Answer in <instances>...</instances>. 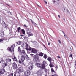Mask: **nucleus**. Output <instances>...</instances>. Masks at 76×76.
<instances>
[{
    "instance_id": "19",
    "label": "nucleus",
    "mask_w": 76,
    "mask_h": 76,
    "mask_svg": "<svg viewBox=\"0 0 76 76\" xmlns=\"http://www.w3.org/2000/svg\"><path fill=\"white\" fill-rule=\"evenodd\" d=\"M15 44L12 45L11 46V48L12 49V50L13 52V51H14V48H15Z\"/></svg>"
},
{
    "instance_id": "27",
    "label": "nucleus",
    "mask_w": 76,
    "mask_h": 76,
    "mask_svg": "<svg viewBox=\"0 0 76 76\" xmlns=\"http://www.w3.org/2000/svg\"><path fill=\"white\" fill-rule=\"evenodd\" d=\"M21 31L22 32V33L23 34V35H24V34L25 33V30H24V29H22L21 30Z\"/></svg>"
},
{
    "instance_id": "12",
    "label": "nucleus",
    "mask_w": 76,
    "mask_h": 76,
    "mask_svg": "<svg viewBox=\"0 0 76 76\" xmlns=\"http://www.w3.org/2000/svg\"><path fill=\"white\" fill-rule=\"evenodd\" d=\"M2 24L4 27L5 28H6V29L7 28V26H6V23H5L4 22H2Z\"/></svg>"
},
{
    "instance_id": "56",
    "label": "nucleus",
    "mask_w": 76,
    "mask_h": 76,
    "mask_svg": "<svg viewBox=\"0 0 76 76\" xmlns=\"http://www.w3.org/2000/svg\"><path fill=\"white\" fill-rule=\"evenodd\" d=\"M7 26H8V25H7Z\"/></svg>"
},
{
    "instance_id": "17",
    "label": "nucleus",
    "mask_w": 76,
    "mask_h": 76,
    "mask_svg": "<svg viewBox=\"0 0 76 76\" xmlns=\"http://www.w3.org/2000/svg\"><path fill=\"white\" fill-rule=\"evenodd\" d=\"M54 3H57V4H58L60 3V0H53Z\"/></svg>"
},
{
    "instance_id": "39",
    "label": "nucleus",
    "mask_w": 76,
    "mask_h": 76,
    "mask_svg": "<svg viewBox=\"0 0 76 76\" xmlns=\"http://www.w3.org/2000/svg\"><path fill=\"white\" fill-rule=\"evenodd\" d=\"M3 41V39H0V42H2Z\"/></svg>"
},
{
    "instance_id": "15",
    "label": "nucleus",
    "mask_w": 76,
    "mask_h": 76,
    "mask_svg": "<svg viewBox=\"0 0 76 76\" xmlns=\"http://www.w3.org/2000/svg\"><path fill=\"white\" fill-rule=\"evenodd\" d=\"M12 59H13V61H16V62H18V60H17V59H16V56H14L13 58H12Z\"/></svg>"
},
{
    "instance_id": "8",
    "label": "nucleus",
    "mask_w": 76,
    "mask_h": 76,
    "mask_svg": "<svg viewBox=\"0 0 76 76\" xmlns=\"http://www.w3.org/2000/svg\"><path fill=\"white\" fill-rule=\"evenodd\" d=\"M33 57L34 59H35L36 61H37V60L39 59V57H38V56L37 55H34Z\"/></svg>"
},
{
    "instance_id": "25",
    "label": "nucleus",
    "mask_w": 76,
    "mask_h": 76,
    "mask_svg": "<svg viewBox=\"0 0 76 76\" xmlns=\"http://www.w3.org/2000/svg\"><path fill=\"white\" fill-rule=\"evenodd\" d=\"M51 72H53V73H56V72H55L54 70V69H53V68H51Z\"/></svg>"
},
{
    "instance_id": "4",
    "label": "nucleus",
    "mask_w": 76,
    "mask_h": 76,
    "mask_svg": "<svg viewBox=\"0 0 76 76\" xmlns=\"http://www.w3.org/2000/svg\"><path fill=\"white\" fill-rule=\"evenodd\" d=\"M26 45L25 46V49H26L27 50H28V51H31V49H32V48L30 47V46H28V45L27 43H26Z\"/></svg>"
},
{
    "instance_id": "36",
    "label": "nucleus",
    "mask_w": 76,
    "mask_h": 76,
    "mask_svg": "<svg viewBox=\"0 0 76 76\" xmlns=\"http://www.w3.org/2000/svg\"><path fill=\"white\" fill-rule=\"evenodd\" d=\"M55 68L56 69H58V66L57 65H56Z\"/></svg>"
},
{
    "instance_id": "42",
    "label": "nucleus",
    "mask_w": 76,
    "mask_h": 76,
    "mask_svg": "<svg viewBox=\"0 0 76 76\" xmlns=\"http://www.w3.org/2000/svg\"><path fill=\"white\" fill-rule=\"evenodd\" d=\"M58 42H59V43H61V41L60 40H58Z\"/></svg>"
},
{
    "instance_id": "2",
    "label": "nucleus",
    "mask_w": 76,
    "mask_h": 76,
    "mask_svg": "<svg viewBox=\"0 0 76 76\" xmlns=\"http://www.w3.org/2000/svg\"><path fill=\"white\" fill-rule=\"evenodd\" d=\"M48 64L47 63V61H44L42 63V68L43 69H45V67L47 66Z\"/></svg>"
},
{
    "instance_id": "5",
    "label": "nucleus",
    "mask_w": 76,
    "mask_h": 76,
    "mask_svg": "<svg viewBox=\"0 0 76 76\" xmlns=\"http://www.w3.org/2000/svg\"><path fill=\"white\" fill-rule=\"evenodd\" d=\"M24 60H25V57L24 56H22L21 58V60H19V62L20 64H21L23 62Z\"/></svg>"
},
{
    "instance_id": "51",
    "label": "nucleus",
    "mask_w": 76,
    "mask_h": 76,
    "mask_svg": "<svg viewBox=\"0 0 76 76\" xmlns=\"http://www.w3.org/2000/svg\"><path fill=\"white\" fill-rule=\"evenodd\" d=\"M20 35L21 37H23V35Z\"/></svg>"
},
{
    "instance_id": "26",
    "label": "nucleus",
    "mask_w": 76,
    "mask_h": 76,
    "mask_svg": "<svg viewBox=\"0 0 76 76\" xmlns=\"http://www.w3.org/2000/svg\"><path fill=\"white\" fill-rule=\"evenodd\" d=\"M7 65V63H4L3 64V67H5Z\"/></svg>"
},
{
    "instance_id": "52",
    "label": "nucleus",
    "mask_w": 76,
    "mask_h": 76,
    "mask_svg": "<svg viewBox=\"0 0 76 76\" xmlns=\"http://www.w3.org/2000/svg\"><path fill=\"white\" fill-rule=\"evenodd\" d=\"M64 10H66L65 9V8H64Z\"/></svg>"
},
{
    "instance_id": "29",
    "label": "nucleus",
    "mask_w": 76,
    "mask_h": 76,
    "mask_svg": "<svg viewBox=\"0 0 76 76\" xmlns=\"http://www.w3.org/2000/svg\"><path fill=\"white\" fill-rule=\"evenodd\" d=\"M45 72L46 73H48V72H49V70L47 69H45Z\"/></svg>"
},
{
    "instance_id": "23",
    "label": "nucleus",
    "mask_w": 76,
    "mask_h": 76,
    "mask_svg": "<svg viewBox=\"0 0 76 76\" xmlns=\"http://www.w3.org/2000/svg\"><path fill=\"white\" fill-rule=\"evenodd\" d=\"M38 55H39V56L41 57H42V56H43V55H44V53H43L42 52H41L39 54H38Z\"/></svg>"
},
{
    "instance_id": "6",
    "label": "nucleus",
    "mask_w": 76,
    "mask_h": 76,
    "mask_svg": "<svg viewBox=\"0 0 76 76\" xmlns=\"http://www.w3.org/2000/svg\"><path fill=\"white\" fill-rule=\"evenodd\" d=\"M31 72H30V71H29V70H27L25 72V75L26 76H29Z\"/></svg>"
},
{
    "instance_id": "18",
    "label": "nucleus",
    "mask_w": 76,
    "mask_h": 76,
    "mask_svg": "<svg viewBox=\"0 0 76 76\" xmlns=\"http://www.w3.org/2000/svg\"><path fill=\"white\" fill-rule=\"evenodd\" d=\"M11 60L10 59L8 58L6 59V61L7 63H9V62H11Z\"/></svg>"
},
{
    "instance_id": "43",
    "label": "nucleus",
    "mask_w": 76,
    "mask_h": 76,
    "mask_svg": "<svg viewBox=\"0 0 76 76\" xmlns=\"http://www.w3.org/2000/svg\"><path fill=\"white\" fill-rule=\"evenodd\" d=\"M50 67H53V66L52 65H50Z\"/></svg>"
},
{
    "instance_id": "40",
    "label": "nucleus",
    "mask_w": 76,
    "mask_h": 76,
    "mask_svg": "<svg viewBox=\"0 0 76 76\" xmlns=\"http://www.w3.org/2000/svg\"><path fill=\"white\" fill-rule=\"evenodd\" d=\"M69 57L71 58L72 57V54L70 55Z\"/></svg>"
},
{
    "instance_id": "22",
    "label": "nucleus",
    "mask_w": 76,
    "mask_h": 76,
    "mask_svg": "<svg viewBox=\"0 0 76 76\" xmlns=\"http://www.w3.org/2000/svg\"><path fill=\"white\" fill-rule=\"evenodd\" d=\"M47 60H48L49 61H50V63H51V58L50 57H49L47 58Z\"/></svg>"
},
{
    "instance_id": "10",
    "label": "nucleus",
    "mask_w": 76,
    "mask_h": 76,
    "mask_svg": "<svg viewBox=\"0 0 76 76\" xmlns=\"http://www.w3.org/2000/svg\"><path fill=\"white\" fill-rule=\"evenodd\" d=\"M5 70L4 69H2L0 70V75L4 73Z\"/></svg>"
},
{
    "instance_id": "55",
    "label": "nucleus",
    "mask_w": 76,
    "mask_h": 76,
    "mask_svg": "<svg viewBox=\"0 0 76 76\" xmlns=\"http://www.w3.org/2000/svg\"><path fill=\"white\" fill-rule=\"evenodd\" d=\"M26 20L27 21H28V20H27L26 19Z\"/></svg>"
},
{
    "instance_id": "21",
    "label": "nucleus",
    "mask_w": 76,
    "mask_h": 76,
    "mask_svg": "<svg viewBox=\"0 0 76 76\" xmlns=\"http://www.w3.org/2000/svg\"><path fill=\"white\" fill-rule=\"evenodd\" d=\"M25 57L26 58L27 60H28L30 59V58L28 57V55H26L25 56Z\"/></svg>"
},
{
    "instance_id": "30",
    "label": "nucleus",
    "mask_w": 76,
    "mask_h": 76,
    "mask_svg": "<svg viewBox=\"0 0 76 76\" xmlns=\"http://www.w3.org/2000/svg\"><path fill=\"white\" fill-rule=\"evenodd\" d=\"M18 51L19 52H21V50H20V48L19 47L18 48Z\"/></svg>"
},
{
    "instance_id": "1",
    "label": "nucleus",
    "mask_w": 76,
    "mask_h": 76,
    "mask_svg": "<svg viewBox=\"0 0 76 76\" xmlns=\"http://www.w3.org/2000/svg\"><path fill=\"white\" fill-rule=\"evenodd\" d=\"M26 30L27 31V34L29 37H30V36H33L34 35H33V34L31 32V29L30 28H26Z\"/></svg>"
},
{
    "instance_id": "14",
    "label": "nucleus",
    "mask_w": 76,
    "mask_h": 76,
    "mask_svg": "<svg viewBox=\"0 0 76 76\" xmlns=\"http://www.w3.org/2000/svg\"><path fill=\"white\" fill-rule=\"evenodd\" d=\"M33 67H34V65L32 64L28 68V69L29 70H32Z\"/></svg>"
},
{
    "instance_id": "37",
    "label": "nucleus",
    "mask_w": 76,
    "mask_h": 76,
    "mask_svg": "<svg viewBox=\"0 0 76 76\" xmlns=\"http://www.w3.org/2000/svg\"><path fill=\"white\" fill-rule=\"evenodd\" d=\"M13 73H12L10 74V76H13Z\"/></svg>"
},
{
    "instance_id": "45",
    "label": "nucleus",
    "mask_w": 76,
    "mask_h": 76,
    "mask_svg": "<svg viewBox=\"0 0 76 76\" xmlns=\"http://www.w3.org/2000/svg\"><path fill=\"white\" fill-rule=\"evenodd\" d=\"M30 55H31V56H34V54H31Z\"/></svg>"
},
{
    "instance_id": "28",
    "label": "nucleus",
    "mask_w": 76,
    "mask_h": 76,
    "mask_svg": "<svg viewBox=\"0 0 76 76\" xmlns=\"http://www.w3.org/2000/svg\"><path fill=\"white\" fill-rule=\"evenodd\" d=\"M47 55H46V54H45L44 56L43 57L44 58H45V59H46L47 58Z\"/></svg>"
},
{
    "instance_id": "35",
    "label": "nucleus",
    "mask_w": 76,
    "mask_h": 76,
    "mask_svg": "<svg viewBox=\"0 0 76 76\" xmlns=\"http://www.w3.org/2000/svg\"><path fill=\"white\" fill-rule=\"evenodd\" d=\"M1 37H4V34H3V33H1Z\"/></svg>"
},
{
    "instance_id": "57",
    "label": "nucleus",
    "mask_w": 76,
    "mask_h": 76,
    "mask_svg": "<svg viewBox=\"0 0 76 76\" xmlns=\"http://www.w3.org/2000/svg\"><path fill=\"white\" fill-rule=\"evenodd\" d=\"M32 23H33V22H32Z\"/></svg>"
},
{
    "instance_id": "32",
    "label": "nucleus",
    "mask_w": 76,
    "mask_h": 76,
    "mask_svg": "<svg viewBox=\"0 0 76 76\" xmlns=\"http://www.w3.org/2000/svg\"><path fill=\"white\" fill-rule=\"evenodd\" d=\"M20 27H19V28H17V30L18 32H19V30H20Z\"/></svg>"
},
{
    "instance_id": "11",
    "label": "nucleus",
    "mask_w": 76,
    "mask_h": 76,
    "mask_svg": "<svg viewBox=\"0 0 76 76\" xmlns=\"http://www.w3.org/2000/svg\"><path fill=\"white\" fill-rule=\"evenodd\" d=\"M37 74L38 75H40V76H42V74H41V71L40 70L38 71L37 72Z\"/></svg>"
},
{
    "instance_id": "24",
    "label": "nucleus",
    "mask_w": 76,
    "mask_h": 76,
    "mask_svg": "<svg viewBox=\"0 0 76 76\" xmlns=\"http://www.w3.org/2000/svg\"><path fill=\"white\" fill-rule=\"evenodd\" d=\"M7 50H8V51H10V52H12V49L11 50V48L10 47H9L7 48Z\"/></svg>"
},
{
    "instance_id": "31",
    "label": "nucleus",
    "mask_w": 76,
    "mask_h": 76,
    "mask_svg": "<svg viewBox=\"0 0 76 76\" xmlns=\"http://www.w3.org/2000/svg\"><path fill=\"white\" fill-rule=\"evenodd\" d=\"M10 39H7L5 40V41H6V42H8V41H9V40Z\"/></svg>"
},
{
    "instance_id": "54",
    "label": "nucleus",
    "mask_w": 76,
    "mask_h": 76,
    "mask_svg": "<svg viewBox=\"0 0 76 76\" xmlns=\"http://www.w3.org/2000/svg\"><path fill=\"white\" fill-rule=\"evenodd\" d=\"M72 58V60L73 59V58L72 57H71Z\"/></svg>"
},
{
    "instance_id": "7",
    "label": "nucleus",
    "mask_w": 76,
    "mask_h": 76,
    "mask_svg": "<svg viewBox=\"0 0 76 76\" xmlns=\"http://www.w3.org/2000/svg\"><path fill=\"white\" fill-rule=\"evenodd\" d=\"M12 67L14 70H16L17 69V65L16 64L15 62H14L13 64Z\"/></svg>"
},
{
    "instance_id": "38",
    "label": "nucleus",
    "mask_w": 76,
    "mask_h": 76,
    "mask_svg": "<svg viewBox=\"0 0 76 76\" xmlns=\"http://www.w3.org/2000/svg\"><path fill=\"white\" fill-rule=\"evenodd\" d=\"M24 27H25L26 28H27L28 27V26L26 25H24Z\"/></svg>"
},
{
    "instance_id": "3",
    "label": "nucleus",
    "mask_w": 76,
    "mask_h": 76,
    "mask_svg": "<svg viewBox=\"0 0 76 76\" xmlns=\"http://www.w3.org/2000/svg\"><path fill=\"white\" fill-rule=\"evenodd\" d=\"M18 73L19 74L22 73L23 71V67H20L18 68Z\"/></svg>"
},
{
    "instance_id": "41",
    "label": "nucleus",
    "mask_w": 76,
    "mask_h": 76,
    "mask_svg": "<svg viewBox=\"0 0 76 76\" xmlns=\"http://www.w3.org/2000/svg\"><path fill=\"white\" fill-rule=\"evenodd\" d=\"M44 2H45V4H47V2L45 1V0H44Z\"/></svg>"
},
{
    "instance_id": "50",
    "label": "nucleus",
    "mask_w": 76,
    "mask_h": 76,
    "mask_svg": "<svg viewBox=\"0 0 76 76\" xmlns=\"http://www.w3.org/2000/svg\"><path fill=\"white\" fill-rule=\"evenodd\" d=\"M62 32L64 34V33H64V32H63V31H62Z\"/></svg>"
},
{
    "instance_id": "33",
    "label": "nucleus",
    "mask_w": 76,
    "mask_h": 76,
    "mask_svg": "<svg viewBox=\"0 0 76 76\" xmlns=\"http://www.w3.org/2000/svg\"><path fill=\"white\" fill-rule=\"evenodd\" d=\"M64 36L65 37V38H67V36L66 35L65 33H64Z\"/></svg>"
},
{
    "instance_id": "53",
    "label": "nucleus",
    "mask_w": 76,
    "mask_h": 76,
    "mask_svg": "<svg viewBox=\"0 0 76 76\" xmlns=\"http://www.w3.org/2000/svg\"><path fill=\"white\" fill-rule=\"evenodd\" d=\"M37 6H39L38 5V4H37Z\"/></svg>"
},
{
    "instance_id": "13",
    "label": "nucleus",
    "mask_w": 76,
    "mask_h": 76,
    "mask_svg": "<svg viewBox=\"0 0 76 76\" xmlns=\"http://www.w3.org/2000/svg\"><path fill=\"white\" fill-rule=\"evenodd\" d=\"M31 52L33 53H37L38 52V51L35 49H32Z\"/></svg>"
},
{
    "instance_id": "16",
    "label": "nucleus",
    "mask_w": 76,
    "mask_h": 76,
    "mask_svg": "<svg viewBox=\"0 0 76 76\" xmlns=\"http://www.w3.org/2000/svg\"><path fill=\"white\" fill-rule=\"evenodd\" d=\"M36 65L37 67H41V64L39 63H36Z\"/></svg>"
},
{
    "instance_id": "34",
    "label": "nucleus",
    "mask_w": 76,
    "mask_h": 76,
    "mask_svg": "<svg viewBox=\"0 0 76 76\" xmlns=\"http://www.w3.org/2000/svg\"><path fill=\"white\" fill-rule=\"evenodd\" d=\"M18 45H20V44H21V42L20 41H18Z\"/></svg>"
},
{
    "instance_id": "47",
    "label": "nucleus",
    "mask_w": 76,
    "mask_h": 76,
    "mask_svg": "<svg viewBox=\"0 0 76 76\" xmlns=\"http://www.w3.org/2000/svg\"><path fill=\"white\" fill-rule=\"evenodd\" d=\"M58 17H59V18H60V15H58Z\"/></svg>"
},
{
    "instance_id": "9",
    "label": "nucleus",
    "mask_w": 76,
    "mask_h": 76,
    "mask_svg": "<svg viewBox=\"0 0 76 76\" xmlns=\"http://www.w3.org/2000/svg\"><path fill=\"white\" fill-rule=\"evenodd\" d=\"M21 54L22 56H24L26 54V53H25V51L24 50H22L21 51Z\"/></svg>"
},
{
    "instance_id": "49",
    "label": "nucleus",
    "mask_w": 76,
    "mask_h": 76,
    "mask_svg": "<svg viewBox=\"0 0 76 76\" xmlns=\"http://www.w3.org/2000/svg\"><path fill=\"white\" fill-rule=\"evenodd\" d=\"M16 44H19V42H16Z\"/></svg>"
},
{
    "instance_id": "48",
    "label": "nucleus",
    "mask_w": 76,
    "mask_h": 76,
    "mask_svg": "<svg viewBox=\"0 0 76 76\" xmlns=\"http://www.w3.org/2000/svg\"><path fill=\"white\" fill-rule=\"evenodd\" d=\"M63 20H64V21L65 20V18H64L63 19Z\"/></svg>"
},
{
    "instance_id": "20",
    "label": "nucleus",
    "mask_w": 76,
    "mask_h": 76,
    "mask_svg": "<svg viewBox=\"0 0 76 76\" xmlns=\"http://www.w3.org/2000/svg\"><path fill=\"white\" fill-rule=\"evenodd\" d=\"M4 59L2 58H0V63L4 62Z\"/></svg>"
},
{
    "instance_id": "44",
    "label": "nucleus",
    "mask_w": 76,
    "mask_h": 76,
    "mask_svg": "<svg viewBox=\"0 0 76 76\" xmlns=\"http://www.w3.org/2000/svg\"><path fill=\"white\" fill-rule=\"evenodd\" d=\"M48 45H50V43L49 42L48 43Z\"/></svg>"
},
{
    "instance_id": "46",
    "label": "nucleus",
    "mask_w": 76,
    "mask_h": 76,
    "mask_svg": "<svg viewBox=\"0 0 76 76\" xmlns=\"http://www.w3.org/2000/svg\"><path fill=\"white\" fill-rule=\"evenodd\" d=\"M58 58H60V56H58Z\"/></svg>"
}]
</instances>
